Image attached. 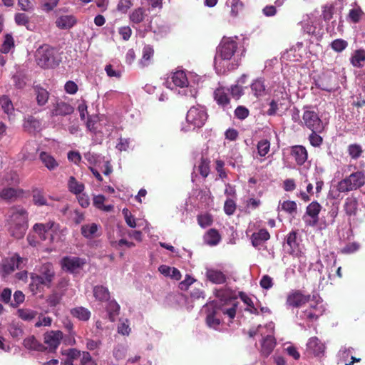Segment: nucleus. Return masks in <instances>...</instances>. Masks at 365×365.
<instances>
[{
	"label": "nucleus",
	"mask_w": 365,
	"mask_h": 365,
	"mask_svg": "<svg viewBox=\"0 0 365 365\" xmlns=\"http://www.w3.org/2000/svg\"><path fill=\"white\" fill-rule=\"evenodd\" d=\"M237 48V43L235 40L231 38L224 37L217 47V53L214 59V64L216 70L221 72L228 66L229 61L231 60Z\"/></svg>",
	"instance_id": "f257e3e1"
},
{
	"label": "nucleus",
	"mask_w": 365,
	"mask_h": 365,
	"mask_svg": "<svg viewBox=\"0 0 365 365\" xmlns=\"http://www.w3.org/2000/svg\"><path fill=\"white\" fill-rule=\"evenodd\" d=\"M55 277V272L53 265L50 263L42 264L37 272L31 274V287L34 290L35 287L38 289L41 287H50Z\"/></svg>",
	"instance_id": "f03ea898"
},
{
	"label": "nucleus",
	"mask_w": 365,
	"mask_h": 365,
	"mask_svg": "<svg viewBox=\"0 0 365 365\" xmlns=\"http://www.w3.org/2000/svg\"><path fill=\"white\" fill-rule=\"evenodd\" d=\"M364 183L365 175L362 172L357 171L339 181L336 189L340 192H346L357 190L363 186Z\"/></svg>",
	"instance_id": "7ed1b4c3"
},
{
	"label": "nucleus",
	"mask_w": 365,
	"mask_h": 365,
	"mask_svg": "<svg viewBox=\"0 0 365 365\" xmlns=\"http://www.w3.org/2000/svg\"><path fill=\"white\" fill-rule=\"evenodd\" d=\"M35 57L37 64L41 68H49L57 65L54 50L48 45L40 46L36 51Z\"/></svg>",
	"instance_id": "20e7f679"
},
{
	"label": "nucleus",
	"mask_w": 365,
	"mask_h": 365,
	"mask_svg": "<svg viewBox=\"0 0 365 365\" xmlns=\"http://www.w3.org/2000/svg\"><path fill=\"white\" fill-rule=\"evenodd\" d=\"M173 84L182 89L179 93L185 96L195 97L197 91L188 82L186 73L183 71H177L172 76Z\"/></svg>",
	"instance_id": "39448f33"
},
{
	"label": "nucleus",
	"mask_w": 365,
	"mask_h": 365,
	"mask_svg": "<svg viewBox=\"0 0 365 365\" xmlns=\"http://www.w3.org/2000/svg\"><path fill=\"white\" fill-rule=\"evenodd\" d=\"M275 99H273L269 103V108L267 110L269 115H274L279 111H283L288 108L289 101L288 94L284 88H281L279 91H274Z\"/></svg>",
	"instance_id": "423d86ee"
},
{
	"label": "nucleus",
	"mask_w": 365,
	"mask_h": 365,
	"mask_svg": "<svg viewBox=\"0 0 365 365\" xmlns=\"http://www.w3.org/2000/svg\"><path fill=\"white\" fill-rule=\"evenodd\" d=\"M207 119V113L205 107L197 105L192 106L187 113V122L195 128L202 127Z\"/></svg>",
	"instance_id": "0eeeda50"
},
{
	"label": "nucleus",
	"mask_w": 365,
	"mask_h": 365,
	"mask_svg": "<svg viewBox=\"0 0 365 365\" xmlns=\"http://www.w3.org/2000/svg\"><path fill=\"white\" fill-rule=\"evenodd\" d=\"M23 261L24 259L17 254H14L9 257L3 259L0 264V273L1 276L5 277L13 272L15 269L20 268Z\"/></svg>",
	"instance_id": "6e6552de"
},
{
	"label": "nucleus",
	"mask_w": 365,
	"mask_h": 365,
	"mask_svg": "<svg viewBox=\"0 0 365 365\" xmlns=\"http://www.w3.org/2000/svg\"><path fill=\"white\" fill-rule=\"evenodd\" d=\"M268 331V334L262 338L261 341L260 352L262 356L267 357L272 352L276 345V341L272 334L274 329V325L270 322L264 327Z\"/></svg>",
	"instance_id": "1a4fd4ad"
},
{
	"label": "nucleus",
	"mask_w": 365,
	"mask_h": 365,
	"mask_svg": "<svg viewBox=\"0 0 365 365\" xmlns=\"http://www.w3.org/2000/svg\"><path fill=\"white\" fill-rule=\"evenodd\" d=\"M303 121L306 127L312 131H322L323 123L318 114L313 110L306 109L304 112Z\"/></svg>",
	"instance_id": "9d476101"
},
{
	"label": "nucleus",
	"mask_w": 365,
	"mask_h": 365,
	"mask_svg": "<svg viewBox=\"0 0 365 365\" xmlns=\"http://www.w3.org/2000/svg\"><path fill=\"white\" fill-rule=\"evenodd\" d=\"M322 206L317 201L311 202L306 209V212L303 216V220L305 224L309 227H314L319 222V214Z\"/></svg>",
	"instance_id": "9b49d317"
},
{
	"label": "nucleus",
	"mask_w": 365,
	"mask_h": 365,
	"mask_svg": "<svg viewBox=\"0 0 365 365\" xmlns=\"http://www.w3.org/2000/svg\"><path fill=\"white\" fill-rule=\"evenodd\" d=\"M34 230L37 232L43 240H46L48 236L53 237V233L56 232L59 225L54 222L50 221L47 223H36L34 225Z\"/></svg>",
	"instance_id": "f8f14e48"
},
{
	"label": "nucleus",
	"mask_w": 365,
	"mask_h": 365,
	"mask_svg": "<svg viewBox=\"0 0 365 365\" xmlns=\"http://www.w3.org/2000/svg\"><path fill=\"white\" fill-rule=\"evenodd\" d=\"M74 108L68 102L58 99L52 104L51 116H66L73 113Z\"/></svg>",
	"instance_id": "ddd939ff"
},
{
	"label": "nucleus",
	"mask_w": 365,
	"mask_h": 365,
	"mask_svg": "<svg viewBox=\"0 0 365 365\" xmlns=\"http://www.w3.org/2000/svg\"><path fill=\"white\" fill-rule=\"evenodd\" d=\"M86 263V259L77 257H65L61 260L62 267L70 272H78Z\"/></svg>",
	"instance_id": "4468645a"
},
{
	"label": "nucleus",
	"mask_w": 365,
	"mask_h": 365,
	"mask_svg": "<svg viewBox=\"0 0 365 365\" xmlns=\"http://www.w3.org/2000/svg\"><path fill=\"white\" fill-rule=\"evenodd\" d=\"M284 247L289 254L294 256H299L301 252L299 250V244L297 239V231L292 230L287 235Z\"/></svg>",
	"instance_id": "2eb2a0df"
},
{
	"label": "nucleus",
	"mask_w": 365,
	"mask_h": 365,
	"mask_svg": "<svg viewBox=\"0 0 365 365\" xmlns=\"http://www.w3.org/2000/svg\"><path fill=\"white\" fill-rule=\"evenodd\" d=\"M9 224H28V214L21 207H13L9 211Z\"/></svg>",
	"instance_id": "dca6fc26"
},
{
	"label": "nucleus",
	"mask_w": 365,
	"mask_h": 365,
	"mask_svg": "<svg viewBox=\"0 0 365 365\" xmlns=\"http://www.w3.org/2000/svg\"><path fill=\"white\" fill-rule=\"evenodd\" d=\"M206 279L215 284H222L226 282L227 277L221 270L213 267H207L205 269Z\"/></svg>",
	"instance_id": "f3484780"
},
{
	"label": "nucleus",
	"mask_w": 365,
	"mask_h": 365,
	"mask_svg": "<svg viewBox=\"0 0 365 365\" xmlns=\"http://www.w3.org/2000/svg\"><path fill=\"white\" fill-rule=\"evenodd\" d=\"M324 309L323 305L317 302L314 305L311 304L310 307L304 310L301 317L310 322L316 321L319 317L323 314Z\"/></svg>",
	"instance_id": "a211bd4d"
},
{
	"label": "nucleus",
	"mask_w": 365,
	"mask_h": 365,
	"mask_svg": "<svg viewBox=\"0 0 365 365\" xmlns=\"http://www.w3.org/2000/svg\"><path fill=\"white\" fill-rule=\"evenodd\" d=\"M204 308L207 310V317H206V323L207 326L214 329H217L218 327L220 324V320L215 317L216 314V307L215 303L212 302L209 304H207L204 306Z\"/></svg>",
	"instance_id": "6ab92c4d"
},
{
	"label": "nucleus",
	"mask_w": 365,
	"mask_h": 365,
	"mask_svg": "<svg viewBox=\"0 0 365 365\" xmlns=\"http://www.w3.org/2000/svg\"><path fill=\"white\" fill-rule=\"evenodd\" d=\"M309 295H304L301 292L296 291L288 294L286 303L289 307H299L309 302Z\"/></svg>",
	"instance_id": "aec40b11"
},
{
	"label": "nucleus",
	"mask_w": 365,
	"mask_h": 365,
	"mask_svg": "<svg viewBox=\"0 0 365 365\" xmlns=\"http://www.w3.org/2000/svg\"><path fill=\"white\" fill-rule=\"evenodd\" d=\"M63 334L60 331H51L44 334V343L48 345L50 351H54L60 344Z\"/></svg>",
	"instance_id": "412c9836"
},
{
	"label": "nucleus",
	"mask_w": 365,
	"mask_h": 365,
	"mask_svg": "<svg viewBox=\"0 0 365 365\" xmlns=\"http://www.w3.org/2000/svg\"><path fill=\"white\" fill-rule=\"evenodd\" d=\"M291 155L299 165H303L308 158L307 150L302 145L292 146L291 148Z\"/></svg>",
	"instance_id": "4be33fe9"
},
{
	"label": "nucleus",
	"mask_w": 365,
	"mask_h": 365,
	"mask_svg": "<svg viewBox=\"0 0 365 365\" xmlns=\"http://www.w3.org/2000/svg\"><path fill=\"white\" fill-rule=\"evenodd\" d=\"M63 358L61 359V364L73 365L75 360L81 358L82 353L76 349H68L62 351Z\"/></svg>",
	"instance_id": "5701e85b"
},
{
	"label": "nucleus",
	"mask_w": 365,
	"mask_h": 365,
	"mask_svg": "<svg viewBox=\"0 0 365 365\" xmlns=\"http://www.w3.org/2000/svg\"><path fill=\"white\" fill-rule=\"evenodd\" d=\"M252 94L257 97H262L267 94V86L263 78L255 79L250 85Z\"/></svg>",
	"instance_id": "b1692460"
},
{
	"label": "nucleus",
	"mask_w": 365,
	"mask_h": 365,
	"mask_svg": "<svg viewBox=\"0 0 365 365\" xmlns=\"http://www.w3.org/2000/svg\"><path fill=\"white\" fill-rule=\"evenodd\" d=\"M76 24V18L72 15H63L56 21V26L60 29H69Z\"/></svg>",
	"instance_id": "393cba45"
},
{
	"label": "nucleus",
	"mask_w": 365,
	"mask_h": 365,
	"mask_svg": "<svg viewBox=\"0 0 365 365\" xmlns=\"http://www.w3.org/2000/svg\"><path fill=\"white\" fill-rule=\"evenodd\" d=\"M307 349L311 351L315 356H319L323 354L325 349V346L322 344L317 337H312L309 339L307 344Z\"/></svg>",
	"instance_id": "a878e982"
},
{
	"label": "nucleus",
	"mask_w": 365,
	"mask_h": 365,
	"mask_svg": "<svg viewBox=\"0 0 365 365\" xmlns=\"http://www.w3.org/2000/svg\"><path fill=\"white\" fill-rule=\"evenodd\" d=\"M39 158L45 167L50 171L56 170L58 165V162L51 154L46 152H41Z\"/></svg>",
	"instance_id": "bb28decb"
},
{
	"label": "nucleus",
	"mask_w": 365,
	"mask_h": 365,
	"mask_svg": "<svg viewBox=\"0 0 365 365\" xmlns=\"http://www.w3.org/2000/svg\"><path fill=\"white\" fill-rule=\"evenodd\" d=\"M270 237L269 233L265 229H261L257 232H254L251 236L252 244L257 247Z\"/></svg>",
	"instance_id": "cd10ccee"
},
{
	"label": "nucleus",
	"mask_w": 365,
	"mask_h": 365,
	"mask_svg": "<svg viewBox=\"0 0 365 365\" xmlns=\"http://www.w3.org/2000/svg\"><path fill=\"white\" fill-rule=\"evenodd\" d=\"M24 127L29 133L38 132L41 128V123L34 117L29 115L25 118Z\"/></svg>",
	"instance_id": "c85d7f7f"
},
{
	"label": "nucleus",
	"mask_w": 365,
	"mask_h": 365,
	"mask_svg": "<svg viewBox=\"0 0 365 365\" xmlns=\"http://www.w3.org/2000/svg\"><path fill=\"white\" fill-rule=\"evenodd\" d=\"M99 225L96 223L86 224L81 227V235L87 238L92 239L98 236Z\"/></svg>",
	"instance_id": "c756f323"
},
{
	"label": "nucleus",
	"mask_w": 365,
	"mask_h": 365,
	"mask_svg": "<svg viewBox=\"0 0 365 365\" xmlns=\"http://www.w3.org/2000/svg\"><path fill=\"white\" fill-rule=\"evenodd\" d=\"M93 296L99 302H108L110 299V292L107 287L102 285L95 286L93 289Z\"/></svg>",
	"instance_id": "7c9ffc66"
},
{
	"label": "nucleus",
	"mask_w": 365,
	"mask_h": 365,
	"mask_svg": "<svg viewBox=\"0 0 365 365\" xmlns=\"http://www.w3.org/2000/svg\"><path fill=\"white\" fill-rule=\"evenodd\" d=\"M28 224H9V232L16 239H21L26 234Z\"/></svg>",
	"instance_id": "2f4dec72"
},
{
	"label": "nucleus",
	"mask_w": 365,
	"mask_h": 365,
	"mask_svg": "<svg viewBox=\"0 0 365 365\" xmlns=\"http://www.w3.org/2000/svg\"><path fill=\"white\" fill-rule=\"evenodd\" d=\"M24 346L29 350L43 351L46 349L44 346L40 343L34 336H30L24 340Z\"/></svg>",
	"instance_id": "473e14b6"
},
{
	"label": "nucleus",
	"mask_w": 365,
	"mask_h": 365,
	"mask_svg": "<svg viewBox=\"0 0 365 365\" xmlns=\"http://www.w3.org/2000/svg\"><path fill=\"white\" fill-rule=\"evenodd\" d=\"M71 314L81 321H88L91 315V312L83 307H77L70 310Z\"/></svg>",
	"instance_id": "72a5a7b5"
},
{
	"label": "nucleus",
	"mask_w": 365,
	"mask_h": 365,
	"mask_svg": "<svg viewBox=\"0 0 365 365\" xmlns=\"http://www.w3.org/2000/svg\"><path fill=\"white\" fill-rule=\"evenodd\" d=\"M365 61V50L359 49L354 51L350 62L354 67L361 68Z\"/></svg>",
	"instance_id": "f704fd0d"
},
{
	"label": "nucleus",
	"mask_w": 365,
	"mask_h": 365,
	"mask_svg": "<svg viewBox=\"0 0 365 365\" xmlns=\"http://www.w3.org/2000/svg\"><path fill=\"white\" fill-rule=\"evenodd\" d=\"M38 312L29 308H21L17 310V316L26 322H31L37 316Z\"/></svg>",
	"instance_id": "c9c22d12"
},
{
	"label": "nucleus",
	"mask_w": 365,
	"mask_h": 365,
	"mask_svg": "<svg viewBox=\"0 0 365 365\" xmlns=\"http://www.w3.org/2000/svg\"><path fill=\"white\" fill-rule=\"evenodd\" d=\"M214 96H215V100L217 101V103L219 105L225 106L230 102V99L227 96V93L222 88L216 89L214 92Z\"/></svg>",
	"instance_id": "e433bc0d"
},
{
	"label": "nucleus",
	"mask_w": 365,
	"mask_h": 365,
	"mask_svg": "<svg viewBox=\"0 0 365 365\" xmlns=\"http://www.w3.org/2000/svg\"><path fill=\"white\" fill-rule=\"evenodd\" d=\"M68 185L69 191L76 195L82 193L85 187L83 183L78 182L73 176L69 178Z\"/></svg>",
	"instance_id": "4c0bfd02"
},
{
	"label": "nucleus",
	"mask_w": 365,
	"mask_h": 365,
	"mask_svg": "<svg viewBox=\"0 0 365 365\" xmlns=\"http://www.w3.org/2000/svg\"><path fill=\"white\" fill-rule=\"evenodd\" d=\"M106 310L110 320L111 322H114L115 317L119 314L120 305L115 300L108 301L106 306Z\"/></svg>",
	"instance_id": "58836bf2"
},
{
	"label": "nucleus",
	"mask_w": 365,
	"mask_h": 365,
	"mask_svg": "<svg viewBox=\"0 0 365 365\" xmlns=\"http://www.w3.org/2000/svg\"><path fill=\"white\" fill-rule=\"evenodd\" d=\"M36 101L38 106H44L48 100L49 93L48 92L40 86L35 88Z\"/></svg>",
	"instance_id": "ea45409f"
},
{
	"label": "nucleus",
	"mask_w": 365,
	"mask_h": 365,
	"mask_svg": "<svg viewBox=\"0 0 365 365\" xmlns=\"http://www.w3.org/2000/svg\"><path fill=\"white\" fill-rule=\"evenodd\" d=\"M205 241L209 245H216L220 241V236L216 230L210 229L205 236Z\"/></svg>",
	"instance_id": "a19ab883"
},
{
	"label": "nucleus",
	"mask_w": 365,
	"mask_h": 365,
	"mask_svg": "<svg viewBox=\"0 0 365 365\" xmlns=\"http://www.w3.org/2000/svg\"><path fill=\"white\" fill-rule=\"evenodd\" d=\"M357 200L356 198L349 197L346 199L344 203V210L347 215H355L357 209Z\"/></svg>",
	"instance_id": "79ce46f5"
},
{
	"label": "nucleus",
	"mask_w": 365,
	"mask_h": 365,
	"mask_svg": "<svg viewBox=\"0 0 365 365\" xmlns=\"http://www.w3.org/2000/svg\"><path fill=\"white\" fill-rule=\"evenodd\" d=\"M14 21L18 26H24L28 30H32L30 28V19L25 13H16L14 16Z\"/></svg>",
	"instance_id": "37998d69"
},
{
	"label": "nucleus",
	"mask_w": 365,
	"mask_h": 365,
	"mask_svg": "<svg viewBox=\"0 0 365 365\" xmlns=\"http://www.w3.org/2000/svg\"><path fill=\"white\" fill-rule=\"evenodd\" d=\"M19 182V176L16 173L10 171L6 173L2 178L3 185H15Z\"/></svg>",
	"instance_id": "c03bdc74"
},
{
	"label": "nucleus",
	"mask_w": 365,
	"mask_h": 365,
	"mask_svg": "<svg viewBox=\"0 0 365 365\" xmlns=\"http://www.w3.org/2000/svg\"><path fill=\"white\" fill-rule=\"evenodd\" d=\"M0 106L4 113L11 115L14 108L11 99L7 96H3L0 98Z\"/></svg>",
	"instance_id": "a18cd8bd"
},
{
	"label": "nucleus",
	"mask_w": 365,
	"mask_h": 365,
	"mask_svg": "<svg viewBox=\"0 0 365 365\" xmlns=\"http://www.w3.org/2000/svg\"><path fill=\"white\" fill-rule=\"evenodd\" d=\"M145 11L143 8H138L130 14V20L134 24H139L145 19Z\"/></svg>",
	"instance_id": "49530a36"
},
{
	"label": "nucleus",
	"mask_w": 365,
	"mask_h": 365,
	"mask_svg": "<svg viewBox=\"0 0 365 365\" xmlns=\"http://www.w3.org/2000/svg\"><path fill=\"white\" fill-rule=\"evenodd\" d=\"M8 331L14 339H19L23 335V329L17 323H11L8 327Z\"/></svg>",
	"instance_id": "de8ad7c7"
},
{
	"label": "nucleus",
	"mask_w": 365,
	"mask_h": 365,
	"mask_svg": "<svg viewBox=\"0 0 365 365\" xmlns=\"http://www.w3.org/2000/svg\"><path fill=\"white\" fill-rule=\"evenodd\" d=\"M127 349V345L118 344L113 349V356L117 360L123 359L125 357Z\"/></svg>",
	"instance_id": "09e8293b"
},
{
	"label": "nucleus",
	"mask_w": 365,
	"mask_h": 365,
	"mask_svg": "<svg viewBox=\"0 0 365 365\" xmlns=\"http://www.w3.org/2000/svg\"><path fill=\"white\" fill-rule=\"evenodd\" d=\"M347 46V41L341 38L335 39L331 43V48L338 53L344 51Z\"/></svg>",
	"instance_id": "8fccbe9b"
},
{
	"label": "nucleus",
	"mask_w": 365,
	"mask_h": 365,
	"mask_svg": "<svg viewBox=\"0 0 365 365\" xmlns=\"http://www.w3.org/2000/svg\"><path fill=\"white\" fill-rule=\"evenodd\" d=\"M270 143L269 140L264 139L260 140L257 144V151L260 156H265L269 151Z\"/></svg>",
	"instance_id": "3c124183"
},
{
	"label": "nucleus",
	"mask_w": 365,
	"mask_h": 365,
	"mask_svg": "<svg viewBox=\"0 0 365 365\" xmlns=\"http://www.w3.org/2000/svg\"><path fill=\"white\" fill-rule=\"evenodd\" d=\"M17 195V191L13 187H5L0 191V197L3 200H11Z\"/></svg>",
	"instance_id": "603ef678"
},
{
	"label": "nucleus",
	"mask_w": 365,
	"mask_h": 365,
	"mask_svg": "<svg viewBox=\"0 0 365 365\" xmlns=\"http://www.w3.org/2000/svg\"><path fill=\"white\" fill-rule=\"evenodd\" d=\"M25 295L21 291L17 290L13 295V301L11 302L10 306L16 308L24 302Z\"/></svg>",
	"instance_id": "864d4df0"
},
{
	"label": "nucleus",
	"mask_w": 365,
	"mask_h": 365,
	"mask_svg": "<svg viewBox=\"0 0 365 365\" xmlns=\"http://www.w3.org/2000/svg\"><path fill=\"white\" fill-rule=\"evenodd\" d=\"M14 46V39L11 34H6L5 39L2 43L0 51L4 53L9 52L10 49Z\"/></svg>",
	"instance_id": "5fc2aeb1"
},
{
	"label": "nucleus",
	"mask_w": 365,
	"mask_h": 365,
	"mask_svg": "<svg viewBox=\"0 0 365 365\" xmlns=\"http://www.w3.org/2000/svg\"><path fill=\"white\" fill-rule=\"evenodd\" d=\"M362 151L363 150L361 145L358 144H351L348 147L349 154L354 159H357L359 158L362 153Z\"/></svg>",
	"instance_id": "6e6d98bb"
},
{
	"label": "nucleus",
	"mask_w": 365,
	"mask_h": 365,
	"mask_svg": "<svg viewBox=\"0 0 365 365\" xmlns=\"http://www.w3.org/2000/svg\"><path fill=\"white\" fill-rule=\"evenodd\" d=\"M98 120V118L97 115H88V118H87V120L86 123V125L87 129L90 132H91L93 133H96L97 128H96V125Z\"/></svg>",
	"instance_id": "4d7b16f0"
},
{
	"label": "nucleus",
	"mask_w": 365,
	"mask_h": 365,
	"mask_svg": "<svg viewBox=\"0 0 365 365\" xmlns=\"http://www.w3.org/2000/svg\"><path fill=\"white\" fill-rule=\"evenodd\" d=\"M118 332L122 335H129L130 328L128 319H120L118 326Z\"/></svg>",
	"instance_id": "13d9d810"
},
{
	"label": "nucleus",
	"mask_w": 365,
	"mask_h": 365,
	"mask_svg": "<svg viewBox=\"0 0 365 365\" xmlns=\"http://www.w3.org/2000/svg\"><path fill=\"white\" fill-rule=\"evenodd\" d=\"M123 215L125 218V221L126 224L131 228H135L136 227L135 219L131 212L126 208H124L122 211Z\"/></svg>",
	"instance_id": "bf43d9fd"
},
{
	"label": "nucleus",
	"mask_w": 365,
	"mask_h": 365,
	"mask_svg": "<svg viewBox=\"0 0 365 365\" xmlns=\"http://www.w3.org/2000/svg\"><path fill=\"white\" fill-rule=\"evenodd\" d=\"M18 6L24 11L31 12L35 9L34 2L30 0H18Z\"/></svg>",
	"instance_id": "052dcab7"
},
{
	"label": "nucleus",
	"mask_w": 365,
	"mask_h": 365,
	"mask_svg": "<svg viewBox=\"0 0 365 365\" xmlns=\"http://www.w3.org/2000/svg\"><path fill=\"white\" fill-rule=\"evenodd\" d=\"M281 207L284 211L292 214L296 212L297 206L294 201L286 200L282 203Z\"/></svg>",
	"instance_id": "680f3d73"
},
{
	"label": "nucleus",
	"mask_w": 365,
	"mask_h": 365,
	"mask_svg": "<svg viewBox=\"0 0 365 365\" xmlns=\"http://www.w3.org/2000/svg\"><path fill=\"white\" fill-rule=\"evenodd\" d=\"M199 171L202 176L206 178L210 171L209 161L207 159L202 158L199 165Z\"/></svg>",
	"instance_id": "e2e57ef3"
},
{
	"label": "nucleus",
	"mask_w": 365,
	"mask_h": 365,
	"mask_svg": "<svg viewBox=\"0 0 365 365\" xmlns=\"http://www.w3.org/2000/svg\"><path fill=\"white\" fill-rule=\"evenodd\" d=\"M235 115L240 120H244L249 115V110L245 106H237L235 110Z\"/></svg>",
	"instance_id": "0e129e2a"
},
{
	"label": "nucleus",
	"mask_w": 365,
	"mask_h": 365,
	"mask_svg": "<svg viewBox=\"0 0 365 365\" xmlns=\"http://www.w3.org/2000/svg\"><path fill=\"white\" fill-rule=\"evenodd\" d=\"M242 8L243 4L240 0H232L231 15L235 17L237 16Z\"/></svg>",
	"instance_id": "69168bd1"
},
{
	"label": "nucleus",
	"mask_w": 365,
	"mask_h": 365,
	"mask_svg": "<svg viewBox=\"0 0 365 365\" xmlns=\"http://www.w3.org/2000/svg\"><path fill=\"white\" fill-rule=\"evenodd\" d=\"M33 202L36 205H38V206H43V205H48L47 200L40 192L34 193Z\"/></svg>",
	"instance_id": "338daca9"
},
{
	"label": "nucleus",
	"mask_w": 365,
	"mask_h": 365,
	"mask_svg": "<svg viewBox=\"0 0 365 365\" xmlns=\"http://www.w3.org/2000/svg\"><path fill=\"white\" fill-rule=\"evenodd\" d=\"M80 365H96L94 361L92 359L91 354L87 351L82 352V356L81 358Z\"/></svg>",
	"instance_id": "774afa93"
}]
</instances>
